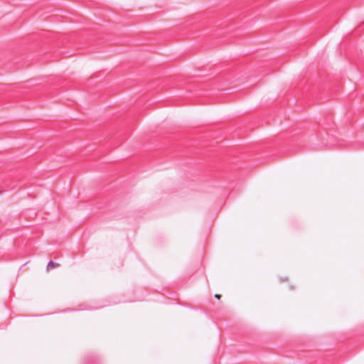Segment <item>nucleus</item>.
Segmentation results:
<instances>
[{"label":"nucleus","instance_id":"f257e3e1","mask_svg":"<svg viewBox=\"0 0 364 364\" xmlns=\"http://www.w3.org/2000/svg\"><path fill=\"white\" fill-rule=\"evenodd\" d=\"M59 266H60V264L53 262V261H50L47 264L46 270L48 272H49L53 269L58 267Z\"/></svg>","mask_w":364,"mask_h":364},{"label":"nucleus","instance_id":"f03ea898","mask_svg":"<svg viewBox=\"0 0 364 364\" xmlns=\"http://www.w3.org/2000/svg\"><path fill=\"white\" fill-rule=\"evenodd\" d=\"M215 297L217 298L218 299H220V295L219 294H215Z\"/></svg>","mask_w":364,"mask_h":364}]
</instances>
